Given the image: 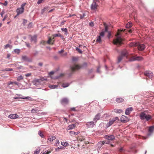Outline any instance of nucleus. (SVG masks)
Instances as JSON below:
<instances>
[{"label":"nucleus","instance_id":"obj_1","mask_svg":"<svg viewBox=\"0 0 154 154\" xmlns=\"http://www.w3.org/2000/svg\"><path fill=\"white\" fill-rule=\"evenodd\" d=\"M128 31L126 29H118L116 34L115 35L116 38L113 40V43L117 45H121L122 44L123 39L121 38V32L123 31L126 32V31Z\"/></svg>","mask_w":154,"mask_h":154},{"label":"nucleus","instance_id":"obj_2","mask_svg":"<svg viewBox=\"0 0 154 154\" xmlns=\"http://www.w3.org/2000/svg\"><path fill=\"white\" fill-rule=\"evenodd\" d=\"M57 37L62 38V36L59 33L53 34L51 37H49L48 40L47 42V43L48 44L53 45L55 40L54 38Z\"/></svg>","mask_w":154,"mask_h":154},{"label":"nucleus","instance_id":"obj_3","mask_svg":"<svg viewBox=\"0 0 154 154\" xmlns=\"http://www.w3.org/2000/svg\"><path fill=\"white\" fill-rule=\"evenodd\" d=\"M82 66L79 64H74L70 66V70L71 72L73 73L77 70H79L82 68Z\"/></svg>","mask_w":154,"mask_h":154},{"label":"nucleus","instance_id":"obj_4","mask_svg":"<svg viewBox=\"0 0 154 154\" xmlns=\"http://www.w3.org/2000/svg\"><path fill=\"white\" fill-rule=\"evenodd\" d=\"M140 117L141 120L146 119L147 121H148L151 119V116L150 115H146L144 112L140 113Z\"/></svg>","mask_w":154,"mask_h":154},{"label":"nucleus","instance_id":"obj_5","mask_svg":"<svg viewBox=\"0 0 154 154\" xmlns=\"http://www.w3.org/2000/svg\"><path fill=\"white\" fill-rule=\"evenodd\" d=\"M127 52L126 50H123L122 51L121 55L118 57V62H120L124 57H127Z\"/></svg>","mask_w":154,"mask_h":154},{"label":"nucleus","instance_id":"obj_6","mask_svg":"<svg viewBox=\"0 0 154 154\" xmlns=\"http://www.w3.org/2000/svg\"><path fill=\"white\" fill-rule=\"evenodd\" d=\"M133 45L135 46H137L138 49L140 51H143L145 48V45L144 44H140L138 43H133V45Z\"/></svg>","mask_w":154,"mask_h":154},{"label":"nucleus","instance_id":"obj_7","mask_svg":"<svg viewBox=\"0 0 154 154\" xmlns=\"http://www.w3.org/2000/svg\"><path fill=\"white\" fill-rule=\"evenodd\" d=\"M26 3H23L21 5V7L17 8V9L16 11L17 13V15H19L22 14L24 12V7Z\"/></svg>","mask_w":154,"mask_h":154},{"label":"nucleus","instance_id":"obj_8","mask_svg":"<svg viewBox=\"0 0 154 154\" xmlns=\"http://www.w3.org/2000/svg\"><path fill=\"white\" fill-rule=\"evenodd\" d=\"M145 75L147 76L149 78H151L153 75L152 72L150 71H146L144 72Z\"/></svg>","mask_w":154,"mask_h":154},{"label":"nucleus","instance_id":"obj_9","mask_svg":"<svg viewBox=\"0 0 154 154\" xmlns=\"http://www.w3.org/2000/svg\"><path fill=\"white\" fill-rule=\"evenodd\" d=\"M143 58L141 57L137 56L135 57L134 56L132 57L130 59L131 61H134L135 60H137L138 61H140L143 60Z\"/></svg>","mask_w":154,"mask_h":154},{"label":"nucleus","instance_id":"obj_10","mask_svg":"<svg viewBox=\"0 0 154 154\" xmlns=\"http://www.w3.org/2000/svg\"><path fill=\"white\" fill-rule=\"evenodd\" d=\"M104 138L107 140L112 141L115 139V137L113 135H106Z\"/></svg>","mask_w":154,"mask_h":154},{"label":"nucleus","instance_id":"obj_11","mask_svg":"<svg viewBox=\"0 0 154 154\" xmlns=\"http://www.w3.org/2000/svg\"><path fill=\"white\" fill-rule=\"evenodd\" d=\"M98 5L96 4L95 2H93L92 3L91 5V8L92 10H95L97 9L98 7Z\"/></svg>","mask_w":154,"mask_h":154},{"label":"nucleus","instance_id":"obj_12","mask_svg":"<svg viewBox=\"0 0 154 154\" xmlns=\"http://www.w3.org/2000/svg\"><path fill=\"white\" fill-rule=\"evenodd\" d=\"M77 140L79 142H81L82 141H84L85 144L88 143V141H85V138L83 136H79L77 138Z\"/></svg>","mask_w":154,"mask_h":154},{"label":"nucleus","instance_id":"obj_13","mask_svg":"<svg viewBox=\"0 0 154 154\" xmlns=\"http://www.w3.org/2000/svg\"><path fill=\"white\" fill-rule=\"evenodd\" d=\"M128 118L125 116L122 115L121 118V121L123 122H125L128 121Z\"/></svg>","mask_w":154,"mask_h":154},{"label":"nucleus","instance_id":"obj_14","mask_svg":"<svg viewBox=\"0 0 154 154\" xmlns=\"http://www.w3.org/2000/svg\"><path fill=\"white\" fill-rule=\"evenodd\" d=\"M133 108L132 107H129L126 109L125 113L126 115H129L130 113L132 111Z\"/></svg>","mask_w":154,"mask_h":154},{"label":"nucleus","instance_id":"obj_15","mask_svg":"<svg viewBox=\"0 0 154 154\" xmlns=\"http://www.w3.org/2000/svg\"><path fill=\"white\" fill-rule=\"evenodd\" d=\"M18 117V116L16 114H11L8 116V117L11 119H15Z\"/></svg>","mask_w":154,"mask_h":154},{"label":"nucleus","instance_id":"obj_16","mask_svg":"<svg viewBox=\"0 0 154 154\" xmlns=\"http://www.w3.org/2000/svg\"><path fill=\"white\" fill-rule=\"evenodd\" d=\"M68 102H69V100H68V99L67 98H63L61 100V103L63 104H67L68 103Z\"/></svg>","mask_w":154,"mask_h":154},{"label":"nucleus","instance_id":"obj_17","mask_svg":"<svg viewBox=\"0 0 154 154\" xmlns=\"http://www.w3.org/2000/svg\"><path fill=\"white\" fill-rule=\"evenodd\" d=\"M94 122L93 121L88 122L87 123V125L89 127H92L94 125Z\"/></svg>","mask_w":154,"mask_h":154},{"label":"nucleus","instance_id":"obj_18","mask_svg":"<svg viewBox=\"0 0 154 154\" xmlns=\"http://www.w3.org/2000/svg\"><path fill=\"white\" fill-rule=\"evenodd\" d=\"M116 101L118 103H121L124 101V99L122 97L117 98L116 99Z\"/></svg>","mask_w":154,"mask_h":154},{"label":"nucleus","instance_id":"obj_19","mask_svg":"<svg viewBox=\"0 0 154 154\" xmlns=\"http://www.w3.org/2000/svg\"><path fill=\"white\" fill-rule=\"evenodd\" d=\"M37 41V37L35 35L32 36L31 38V42H33L34 43H35Z\"/></svg>","mask_w":154,"mask_h":154},{"label":"nucleus","instance_id":"obj_20","mask_svg":"<svg viewBox=\"0 0 154 154\" xmlns=\"http://www.w3.org/2000/svg\"><path fill=\"white\" fill-rule=\"evenodd\" d=\"M114 112L117 113H120L122 112V110L121 109H114Z\"/></svg>","mask_w":154,"mask_h":154},{"label":"nucleus","instance_id":"obj_21","mask_svg":"<svg viewBox=\"0 0 154 154\" xmlns=\"http://www.w3.org/2000/svg\"><path fill=\"white\" fill-rule=\"evenodd\" d=\"M132 26L131 22H128L126 25V28L127 29L131 28Z\"/></svg>","mask_w":154,"mask_h":154},{"label":"nucleus","instance_id":"obj_22","mask_svg":"<svg viewBox=\"0 0 154 154\" xmlns=\"http://www.w3.org/2000/svg\"><path fill=\"white\" fill-rule=\"evenodd\" d=\"M115 119H112V120L110 119L109 122L108 124V126H109L112 125V124L114 123V122L115 121Z\"/></svg>","mask_w":154,"mask_h":154},{"label":"nucleus","instance_id":"obj_23","mask_svg":"<svg viewBox=\"0 0 154 154\" xmlns=\"http://www.w3.org/2000/svg\"><path fill=\"white\" fill-rule=\"evenodd\" d=\"M100 117V114H97V115L95 117L94 119V120L96 122L97 120H99Z\"/></svg>","mask_w":154,"mask_h":154},{"label":"nucleus","instance_id":"obj_24","mask_svg":"<svg viewBox=\"0 0 154 154\" xmlns=\"http://www.w3.org/2000/svg\"><path fill=\"white\" fill-rule=\"evenodd\" d=\"M96 42L98 43H100L101 42V40L100 36H98L96 39Z\"/></svg>","mask_w":154,"mask_h":154},{"label":"nucleus","instance_id":"obj_25","mask_svg":"<svg viewBox=\"0 0 154 154\" xmlns=\"http://www.w3.org/2000/svg\"><path fill=\"white\" fill-rule=\"evenodd\" d=\"M154 130V126H152L150 127L149 129V131L150 132H152Z\"/></svg>","mask_w":154,"mask_h":154},{"label":"nucleus","instance_id":"obj_26","mask_svg":"<svg viewBox=\"0 0 154 154\" xmlns=\"http://www.w3.org/2000/svg\"><path fill=\"white\" fill-rule=\"evenodd\" d=\"M12 46L9 44H7L4 46V49H7L8 48H10V49L11 48Z\"/></svg>","mask_w":154,"mask_h":154},{"label":"nucleus","instance_id":"obj_27","mask_svg":"<svg viewBox=\"0 0 154 154\" xmlns=\"http://www.w3.org/2000/svg\"><path fill=\"white\" fill-rule=\"evenodd\" d=\"M56 137L55 136H53L52 137L48 138V140H49L50 142H52L53 140H54L56 139Z\"/></svg>","mask_w":154,"mask_h":154},{"label":"nucleus","instance_id":"obj_28","mask_svg":"<svg viewBox=\"0 0 154 154\" xmlns=\"http://www.w3.org/2000/svg\"><path fill=\"white\" fill-rule=\"evenodd\" d=\"M73 129H74V128L73 127V125L72 124L69 125L67 128V129L68 130H71Z\"/></svg>","mask_w":154,"mask_h":154},{"label":"nucleus","instance_id":"obj_29","mask_svg":"<svg viewBox=\"0 0 154 154\" xmlns=\"http://www.w3.org/2000/svg\"><path fill=\"white\" fill-rule=\"evenodd\" d=\"M60 145V142L59 140H56V142L54 145V146H57Z\"/></svg>","mask_w":154,"mask_h":154},{"label":"nucleus","instance_id":"obj_30","mask_svg":"<svg viewBox=\"0 0 154 154\" xmlns=\"http://www.w3.org/2000/svg\"><path fill=\"white\" fill-rule=\"evenodd\" d=\"M58 86L54 85H49V87L52 89H54L57 87Z\"/></svg>","mask_w":154,"mask_h":154},{"label":"nucleus","instance_id":"obj_31","mask_svg":"<svg viewBox=\"0 0 154 154\" xmlns=\"http://www.w3.org/2000/svg\"><path fill=\"white\" fill-rule=\"evenodd\" d=\"M105 142L103 141H100L98 143V145L101 146H102L105 144Z\"/></svg>","mask_w":154,"mask_h":154},{"label":"nucleus","instance_id":"obj_32","mask_svg":"<svg viewBox=\"0 0 154 154\" xmlns=\"http://www.w3.org/2000/svg\"><path fill=\"white\" fill-rule=\"evenodd\" d=\"M61 144L64 146H66L68 145V143H67L65 142H62Z\"/></svg>","mask_w":154,"mask_h":154},{"label":"nucleus","instance_id":"obj_33","mask_svg":"<svg viewBox=\"0 0 154 154\" xmlns=\"http://www.w3.org/2000/svg\"><path fill=\"white\" fill-rule=\"evenodd\" d=\"M22 59L24 61L28 60V58L26 56H23L22 57Z\"/></svg>","mask_w":154,"mask_h":154},{"label":"nucleus","instance_id":"obj_34","mask_svg":"<svg viewBox=\"0 0 154 154\" xmlns=\"http://www.w3.org/2000/svg\"><path fill=\"white\" fill-rule=\"evenodd\" d=\"M79 124V123L78 122H76L74 124H72L74 128H75L76 127L78 126Z\"/></svg>","mask_w":154,"mask_h":154},{"label":"nucleus","instance_id":"obj_35","mask_svg":"<svg viewBox=\"0 0 154 154\" xmlns=\"http://www.w3.org/2000/svg\"><path fill=\"white\" fill-rule=\"evenodd\" d=\"M23 79V77L21 76V75H20L19 76H18V77H17V80L18 81H20V80H22Z\"/></svg>","mask_w":154,"mask_h":154},{"label":"nucleus","instance_id":"obj_36","mask_svg":"<svg viewBox=\"0 0 154 154\" xmlns=\"http://www.w3.org/2000/svg\"><path fill=\"white\" fill-rule=\"evenodd\" d=\"M38 110L36 108L33 109L31 110V112L32 113H34L36 112H38Z\"/></svg>","mask_w":154,"mask_h":154},{"label":"nucleus","instance_id":"obj_37","mask_svg":"<svg viewBox=\"0 0 154 154\" xmlns=\"http://www.w3.org/2000/svg\"><path fill=\"white\" fill-rule=\"evenodd\" d=\"M69 133L71 136H72L75 135L76 132L73 131H69Z\"/></svg>","mask_w":154,"mask_h":154},{"label":"nucleus","instance_id":"obj_38","mask_svg":"<svg viewBox=\"0 0 154 154\" xmlns=\"http://www.w3.org/2000/svg\"><path fill=\"white\" fill-rule=\"evenodd\" d=\"M14 51L15 53L19 54L20 52V50L17 49H15L14 50Z\"/></svg>","mask_w":154,"mask_h":154},{"label":"nucleus","instance_id":"obj_39","mask_svg":"<svg viewBox=\"0 0 154 154\" xmlns=\"http://www.w3.org/2000/svg\"><path fill=\"white\" fill-rule=\"evenodd\" d=\"M40 149H37L34 152V154H38L40 152Z\"/></svg>","mask_w":154,"mask_h":154},{"label":"nucleus","instance_id":"obj_40","mask_svg":"<svg viewBox=\"0 0 154 154\" xmlns=\"http://www.w3.org/2000/svg\"><path fill=\"white\" fill-rule=\"evenodd\" d=\"M68 86H69V84L68 83H66V84L63 83L62 85V86L63 87H64V88L68 87Z\"/></svg>","mask_w":154,"mask_h":154},{"label":"nucleus","instance_id":"obj_41","mask_svg":"<svg viewBox=\"0 0 154 154\" xmlns=\"http://www.w3.org/2000/svg\"><path fill=\"white\" fill-rule=\"evenodd\" d=\"M51 152V151H48L47 150H46L45 152H43L44 154H49Z\"/></svg>","mask_w":154,"mask_h":154},{"label":"nucleus","instance_id":"obj_42","mask_svg":"<svg viewBox=\"0 0 154 154\" xmlns=\"http://www.w3.org/2000/svg\"><path fill=\"white\" fill-rule=\"evenodd\" d=\"M38 134L41 137H44V135L42 134V132L41 131H38Z\"/></svg>","mask_w":154,"mask_h":154},{"label":"nucleus","instance_id":"obj_43","mask_svg":"<svg viewBox=\"0 0 154 154\" xmlns=\"http://www.w3.org/2000/svg\"><path fill=\"white\" fill-rule=\"evenodd\" d=\"M104 26H105V31H104V32H108L107 26L106 25V23H104Z\"/></svg>","mask_w":154,"mask_h":154},{"label":"nucleus","instance_id":"obj_44","mask_svg":"<svg viewBox=\"0 0 154 154\" xmlns=\"http://www.w3.org/2000/svg\"><path fill=\"white\" fill-rule=\"evenodd\" d=\"M4 70L6 71H13V69L11 68H6Z\"/></svg>","mask_w":154,"mask_h":154},{"label":"nucleus","instance_id":"obj_45","mask_svg":"<svg viewBox=\"0 0 154 154\" xmlns=\"http://www.w3.org/2000/svg\"><path fill=\"white\" fill-rule=\"evenodd\" d=\"M76 51H78V52L79 53H80L82 54V51L80 50L79 48H76Z\"/></svg>","mask_w":154,"mask_h":154},{"label":"nucleus","instance_id":"obj_46","mask_svg":"<svg viewBox=\"0 0 154 154\" xmlns=\"http://www.w3.org/2000/svg\"><path fill=\"white\" fill-rule=\"evenodd\" d=\"M104 35V32L102 31L100 33V37H103Z\"/></svg>","mask_w":154,"mask_h":154},{"label":"nucleus","instance_id":"obj_47","mask_svg":"<svg viewBox=\"0 0 154 154\" xmlns=\"http://www.w3.org/2000/svg\"><path fill=\"white\" fill-rule=\"evenodd\" d=\"M61 30L65 32H67V29L66 28H61Z\"/></svg>","mask_w":154,"mask_h":154},{"label":"nucleus","instance_id":"obj_48","mask_svg":"<svg viewBox=\"0 0 154 154\" xmlns=\"http://www.w3.org/2000/svg\"><path fill=\"white\" fill-rule=\"evenodd\" d=\"M44 1V0H38L37 3L38 4H39L43 2Z\"/></svg>","mask_w":154,"mask_h":154},{"label":"nucleus","instance_id":"obj_49","mask_svg":"<svg viewBox=\"0 0 154 154\" xmlns=\"http://www.w3.org/2000/svg\"><path fill=\"white\" fill-rule=\"evenodd\" d=\"M85 14H83V15L82 16L81 15H80V19H83V18H84L85 17Z\"/></svg>","mask_w":154,"mask_h":154},{"label":"nucleus","instance_id":"obj_50","mask_svg":"<svg viewBox=\"0 0 154 154\" xmlns=\"http://www.w3.org/2000/svg\"><path fill=\"white\" fill-rule=\"evenodd\" d=\"M4 6H6L8 4V2L7 1H5V2L2 4Z\"/></svg>","mask_w":154,"mask_h":154},{"label":"nucleus","instance_id":"obj_51","mask_svg":"<svg viewBox=\"0 0 154 154\" xmlns=\"http://www.w3.org/2000/svg\"><path fill=\"white\" fill-rule=\"evenodd\" d=\"M72 60L74 61H76L77 60L78 58L76 57H73L72 58Z\"/></svg>","mask_w":154,"mask_h":154},{"label":"nucleus","instance_id":"obj_52","mask_svg":"<svg viewBox=\"0 0 154 154\" xmlns=\"http://www.w3.org/2000/svg\"><path fill=\"white\" fill-rule=\"evenodd\" d=\"M48 9V8L47 7H45L43 9V12L46 11H48L47 9Z\"/></svg>","mask_w":154,"mask_h":154},{"label":"nucleus","instance_id":"obj_53","mask_svg":"<svg viewBox=\"0 0 154 154\" xmlns=\"http://www.w3.org/2000/svg\"><path fill=\"white\" fill-rule=\"evenodd\" d=\"M89 25L91 26H94V24L93 22H91L89 23Z\"/></svg>","mask_w":154,"mask_h":154},{"label":"nucleus","instance_id":"obj_54","mask_svg":"<svg viewBox=\"0 0 154 154\" xmlns=\"http://www.w3.org/2000/svg\"><path fill=\"white\" fill-rule=\"evenodd\" d=\"M70 110L71 111H76L75 108V107H72V108H71Z\"/></svg>","mask_w":154,"mask_h":154},{"label":"nucleus","instance_id":"obj_55","mask_svg":"<svg viewBox=\"0 0 154 154\" xmlns=\"http://www.w3.org/2000/svg\"><path fill=\"white\" fill-rule=\"evenodd\" d=\"M55 151L56 152H58L60 151V147H58L55 149Z\"/></svg>","mask_w":154,"mask_h":154},{"label":"nucleus","instance_id":"obj_56","mask_svg":"<svg viewBox=\"0 0 154 154\" xmlns=\"http://www.w3.org/2000/svg\"><path fill=\"white\" fill-rule=\"evenodd\" d=\"M5 12L4 11H2L0 13V14L2 17H3V15L4 14Z\"/></svg>","mask_w":154,"mask_h":154},{"label":"nucleus","instance_id":"obj_57","mask_svg":"<svg viewBox=\"0 0 154 154\" xmlns=\"http://www.w3.org/2000/svg\"><path fill=\"white\" fill-rule=\"evenodd\" d=\"M94 151H96V152H93V153H94V154H97V153H99V152L98 151L97 149V150H94Z\"/></svg>","mask_w":154,"mask_h":154},{"label":"nucleus","instance_id":"obj_58","mask_svg":"<svg viewBox=\"0 0 154 154\" xmlns=\"http://www.w3.org/2000/svg\"><path fill=\"white\" fill-rule=\"evenodd\" d=\"M27 23V20H23V23L24 25Z\"/></svg>","mask_w":154,"mask_h":154},{"label":"nucleus","instance_id":"obj_59","mask_svg":"<svg viewBox=\"0 0 154 154\" xmlns=\"http://www.w3.org/2000/svg\"><path fill=\"white\" fill-rule=\"evenodd\" d=\"M31 75V73H27L25 75L26 77H28L30 76Z\"/></svg>","mask_w":154,"mask_h":154},{"label":"nucleus","instance_id":"obj_60","mask_svg":"<svg viewBox=\"0 0 154 154\" xmlns=\"http://www.w3.org/2000/svg\"><path fill=\"white\" fill-rule=\"evenodd\" d=\"M11 54H7V58H9L10 57Z\"/></svg>","mask_w":154,"mask_h":154},{"label":"nucleus","instance_id":"obj_61","mask_svg":"<svg viewBox=\"0 0 154 154\" xmlns=\"http://www.w3.org/2000/svg\"><path fill=\"white\" fill-rule=\"evenodd\" d=\"M111 33L109 32L108 37L109 38L110 37V36H111Z\"/></svg>","mask_w":154,"mask_h":154},{"label":"nucleus","instance_id":"obj_62","mask_svg":"<svg viewBox=\"0 0 154 154\" xmlns=\"http://www.w3.org/2000/svg\"><path fill=\"white\" fill-rule=\"evenodd\" d=\"M64 50H62L60 51H59V53L61 54L63 53L64 52Z\"/></svg>","mask_w":154,"mask_h":154},{"label":"nucleus","instance_id":"obj_63","mask_svg":"<svg viewBox=\"0 0 154 154\" xmlns=\"http://www.w3.org/2000/svg\"><path fill=\"white\" fill-rule=\"evenodd\" d=\"M41 43L43 45H44L45 43V42L44 41H42L41 42Z\"/></svg>","mask_w":154,"mask_h":154},{"label":"nucleus","instance_id":"obj_64","mask_svg":"<svg viewBox=\"0 0 154 154\" xmlns=\"http://www.w3.org/2000/svg\"><path fill=\"white\" fill-rule=\"evenodd\" d=\"M54 73V72L53 71H51L50 72L49 74L50 75H53Z\"/></svg>","mask_w":154,"mask_h":154}]
</instances>
